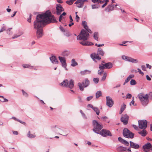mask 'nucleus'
Masks as SVG:
<instances>
[{
  "mask_svg": "<svg viewBox=\"0 0 152 152\" xmlns=\"http://www.w3.org/2000/svg\"><path fill=\"white\" fill-rule=\"evenodd\" d=\"M20 35H17V34H15V35H14L12 37V39H15L19 36H20Z\"/></svg>",
  "mask_w": 152,
  "mask_h": 152,
  "instance_id": "obj_56",
  "label": "nucleus"
},
{
  "mask_svg": "<svg viewBox=\"0 0 152 152\" xmlns=\"http://www.w3.org/2000/svg\"><path fill=\"white\" fill-rule=\"evenodd\" d=\"M104 64H101L99 65V68L100 70H103L105 68Z\"/></svg>",
  "mask_w": 152,
  "mask_h": 152,
  "instance_id": "obj_36",
  "label": "nucleus"
},
{
  "mask_svg": "<svg viewBox=\"0 0 152 152\" xmlns=\"http://www.w3.org/2000/svg\"><path fill=\"white\" fill-rule=\"evenodd\" d=\"M103 70H99L98 71V74L99 75H102V73Z\"/></svg>",
  "mask_w": 152,
  "mask_h": 152,
  "instance_id": "obj_49",
  "label": "nucleus"
},
{
  "mask_svg": "<svg viewBox=\"0 0 152 152\" xmlns=\"http://www.w3.org/2000/svg\"><path fill=\"white\" fill-rule=\"evenodd\" d=\"M122 58L123 60L129 61L134 63H137L138 62V61L135 59H134L132 58L127 56H122Z\"/></svg>",
  "mask_w": 152,
  "mask_h": 152,
  "instance_id": "obj_10",
  "label": "nucleus"
},
{
  "mask_svg": "<svg viewBox=\"0 0 152 152\" xmlns=\"http://www.w3.org/2000/svg\"><path fill=\"white\" fill-rule=\"evenodd\" d=\"M58 58L62 64V66L65 67L66 66H67L65 58L64 57L60 56H59Z\"/></svg>",
  "mask_w": 152,
  "mask_h": 152,
  "instance_id": "obj_16",
  "label": "nucleus"
},
{
  "mask_svg": "<svg viewBox=\"0 0 152 152\" xmlns=\"http://www.w3.org/2000/svg\"><path fill=\"white\" fill-rule=\"evenodd\" d=\"M78 101L80 102H83V101L81 99V98L80 96H78Z\"/></svg>",
  "mask_w": 152,
  "mask_h": 152,
  "instance_id": "obj_62",
  "label": "nucleus"
},
{
  "mask_svg": "<svg viewBox=\"0 0 152 152\" xmlns=\"http://www.w3.org/2000/svg\"><path fill=\"white\" fill-rule=\"evenodd\" d=\"M129 119V116L127 114L122 115L121 118V121L124 125H126Z\"/></svg>",
  "mask_w": 152,
  "mask_h": 152,
  "instance_id": "obj_12",
  "label": "nucleus"
},
{
  "mask_svg": "<svg viewBox=\"0 0 152 152\" xmlns=\"http://www.w3.org/2000/svg\"><path fill=\"white\" fill-rule=\"evenodd\" d=\"M12 119H14V120L18 121L21 124H22L25 126L26 125V124L25 122H23L21 120L17 118L16 117H12L11 118Z\"/></svg>",
  "mask_w": 152,
  "mask_h": 152,
  "instance_id": "obj_30",
  "label": "nucleus"
},
{
  "mask_svg": "<svg viewBox=\"0 0 152 152\" xmlns=\"http://www.w3.org/2000/svg\"><path fill=\"white\" fill-rule=\"evenodd\" d=\"M142 69L144 71L146 70V68L145 65H142L141 66Z\"/></svg>",
  "mask_w": 152,
  "mask_h": 152,
  "instance_id": "obj_57",
  "label": "nucleus"
},
{
  "mask_svg": "<svg viewBox=\"0 0 152 152\" xmlns=\"http://www.w3.org/2000/svg\"><path fill=\"white\" fill-rule=\"evenodd\" d=\"M93 81L94 83L96 84L99 81V79L98 78H93Z\"/></svg>",
  "mask_w": 152,
  "mask_h": 152,
  "instance_id": "obj_43",
  "label": "nucleus"
},
{
  "mask_svg": "<svg viewBox=\"0 0 152 152\" xmlns=\"http://www.w3.org/2000/svg\"><path fill=\"white\" fill-rule=\"evenodd\" d=\"M82 25L83 26L85 29H86V28H87L88 26L87 25V23L85 21H83L82 22Z\"/></svg>",
  "mask_w": 152,
  "mask_h": 152,
  "instance_id": "obj_38",
  "label": "nucleus"
},
{
  "mask_svg": "<svg viewBox=\"0 0 152 152\" xmlns=\"http://www.w3.org/2000/svg\"><path fill=\"white\" fill-rule=\"evenodd\" d=\"M130 84L131 85H134L136 84L137 83L134 80L132 79L130 81Z\"/></svg>",
  "mask_w": 152,
  "mask_h": 152,
  "instance_id": "obj_41",
  "label": "nucleus"
},
{
  "mask_svg": "<svg viewBox=\"0 0 152 152\" xmlns=\"http://www.w3.org/2000/svg\"><path fill=\"white\" fill-rule=\"evenodd\" d=\"M27 136L28 137L31 138H33L35 137V136L34 135L32 134H30V132L29 131L27 134Z\"/></svg>",
  "mask_w": 152,
  "mask_h": 152,
  "instance_id": "obj_35",
  "label": "nucleus"
},
{
  "mask_svg": "<svg viewBox=\"0 0 152 152\" xmlns=\"http://www.w3.org/2000/svg\"><path fill=\"white\" fill-rule=\"evenodd\" d=\"M88 107H91V108L92 109H93V108L94 107H93V105L91 104H88L87 105Z\"/></svg>",
  "mask_w": 152,
  "mask_h": 152,
  "instance_id": "obj_60",
  "label": "nucleus"
},
{
  "mask_svg": "<svg viewBox=\"0 0 152 152\" xmlns=\"http://www.w3.org/2000/svg\"><path fill=\"white\" fill-rule=\"evenodd\" d=\"M106 99V105L109 107H111L114 104L113 101L109 96H107Z\"/></svg>",
  "mask_w": 152,
  "mask_h": 152,
  "instance_id": "obj_14",
  "label": "nucleus"
},
{
  "mask_svg": "<svg viewBox=\"0 0 152 152\" xmlns=\"http://www.w3.org/2000/svg\"><path fill=\"white\" fill-rule=\"evenodd\" d=\"M118 141L122 144L125 145L126 146H128L129 145L128 142L126 141L125 140L123 139L121 137H119L118 138Z\"/></svg>",
  "mask_w": 152,
  "mask_h": 152,
  "instance_id": "obj_18",
  "label": "nucleus"
},
{
  "mask_svg": "<svg viewBox=\"0 0 152 152\" xmlns=\"http://www.w3.org/2000/svg\"><path fill=\"white\" fill-rule=\"evenodd\" d=\"M102 95V93L100 91H97L96 93V98H99Z\"/></svg>",
  "mask_w": 152,
  "mask_h": 152,
  "instance_id": "obj_33",
  "label": "nucleus"
},
{
  "mask_svg": "<svg viewBox=\"0 0 152 152\" xmlns=\"http://www.w3.org/2000/svg\"><path fill=\"white\" fill-rule=\"evenodd\" d=\"M6 30V28L5 26H3L0 30V33L3 32L4 31Z\"/></svg>",
  "mask_w": 152,
  "mask_h": 152,
  "instance_id": "obj_53",
  "label": "nucleus"
},
{
  "mask_svg": "<svg viewBox=\"0 0 152 152\" xmlns=\"http://www.w3.org/2000/svg\"><path fill=\"white\" fill-rule=\"evenodd\" d=\"M99 133V134L103 137H106L107 136H111L112 135L109 130L106 129H102Z\"/></svg>",
  "mask_w": 152,
  "mask_h": 152,
  "instance_id": "obj_8",
  "label": "nucleus"
},
{
  "mask_svg": "<svg viewBox=\"0 0 152 152\" xmlns=\"http://www.w3.org/2000/svg\"><path fill=\"white\" fill-rule=\"evenodd\" d=\"M94 37L95 39L97 41L98 38V32H95L94 33Z\"/></svg>",
  "mask_w": 152,
  "mask_h": 152,
  "instance_id": "obj_37",
  "label": "nucleus"
},
{
  "mask_svg": "<svg viewBox=\"0 0 152 152\" xmlns=\"http://www.w3.org/2000/svg\"><path fill=\"white\" fill-rule=\"evenodd\" d=\"M146 67L149 69H151V66L149 65L148 64H146Z\"/></svg>",
  "mask_w": 152,
  "mask_h": 152,
  "instance_id": "obj_64",
  "label": "nucleus"
},
{
  "mask_svg": "<svg viewBox=\"0 0 152 152\" xmlns=\"http://www.w3.org/2000/svg\"><path fill=\"white\" fill-rule=\"evenodd\" d=\"M89 34L84 29H83L81 31L80 33L78 35L77 39V40H80L82 39L86 40L89 37Z\"/></svg>",
  "mask_w": 152,
  "mask_h": 152,
  "instance_id": "obj_3",
  "label": "nucleus"
},
{
  "mask_svg": "<svg viewBox=\"0 0 152 152\" xmlns=\"http://www.w3.org/2000/svg\"><path fill=\"white\" fill-rule=\"evenodd\" d=\"M79 43L84 46L87 45V42L81 41Z\"/></svg>",
  "mask_w": 152,
  "mask_h": 152,
  "instance_id": "obj_42",
  "label": "nucleus"
},
{
  "mask_svg": "<svg viewBox=\"0 0 152 152\" xmlns=\"http://www.w3.org/2000/svg\"><path fill=\"white\" fill-rule=\"evenodd\" d=\"M123 134L124 137L132 139L134 136V134L131 132L126 128H125L123 129Z\"/></svg>",
  "mask_w": 152,
  "mask_h": 152,
  "instance_id": "obj_7",
  "label": "nucleus"
},
{
  "mask_svg": "<svg viewBox=\"0 0 152 152\" xmlns=\"http://www.w3.org/2000/svg\"><path fill=\"white\" fill-rule=\"evenodd\" d=\"M87 0H77L75 3L77 4V7L78 8H81L83 6L85 2H87Z\"/></svg>",
  "mask_w": 152,
  "mask_h": 152,
  "instance_id": "obj_15",
  "label": "nucleus"
},
{
  "mask_svg": "<svg viewBox=\"0 0 152 152\" xmlns=\"http://www.w3.org/2000/svg\"><path fill=\"white\" fill-rule=\"evenodd\" d=\"M130 146L129 148H132L134 149H137L139 148V146L137 144H136L132 141H130Z\"/></svg>",
  "mask_w": 152,
  "mask_h": 152,
  "instance_id": "obj_19",
  "label": "nucleus"
},
{
  "mask_svg": "<svg viewBox=\"0 0 152 152\" xmlns=\"http://www.w3.org/2000/svg\"><path fill=\"white\" fill-rule=\"evenodd\" d=\"M91 71L90 70H85L84 71H81L80 73L82 75H85L87 74H89L91 73Z\"/></svg>",
  "mask_w": 152,
  "mask_h": 152,
  "instance_id": "obj_23",
  "label": "nucleus"
},
{
  "mask_svg": "<svg viewBox=\"0 0 152 152\" xmlns=\"http://www.w3.org/2000/svg\"><path fill=\"white\" fill-rule=\"evenodd\" d=\"M134 76L133 75H130L125 80V82L124 83L123 85H124L125 83H127L130 80L131 78L133 77Z\"/></svg>",
  "mask_w": 152,
  "mask_h": 152,
  "instance_id": "obj_27",
  "label": "nucleus"
},
{
  "mask_svg": "<svg viewBox=\"0 0 152 152\" xmlns=\"http://www.w3.org/2000/svg\"><path fill=\"white\" fill-rule=\"evenodd\" d=\"M97 55H99L101 56H103L104 54V52L101 48H99L97 51Z\"/></svg>",
  "mask_w": 152,
  "mask_h": 152,
  "instance_id": "obj_25",
  "label": "nucleus"
},
{
  "mask_svg": "<svg viewBox=\"0 0 152 152\" xmlns=\"http://www.w3.org/2000/svg\"><path fill=\"white\" fill-rule=\"evenodd\" d=\"M0 98L3 99H1V101L2 102H7L8 101V100L4 98V97L2 96H0Z\"/></svg>",
  "mask_w": 152,
  "mask_h": 152,
  "instance_id": "obj_39",
  "label": "nucleus"
},
{
  "mask_svg": "<svg viewBox=\"0 0 152 152\" xmlns=\"http://www.w3.org/2000/svg\"><path fill=\"white\" fill-rule=\"evenodd\" d=\"M23 95L26 97H27L28 96V94L27 93L25 92L23 90H22Z\"/></svg>",
  "mask_w": 152,
  "mask_h": 152,
  "instance_id": "obj_47",
  "label": "nucleus"
},
{
  "mask_svg": "<svg viewBox=\"0 0 152 152\" xmlns=\"http://www.w3.org/2000/svg\"><path fill=\"white\" fill-rule=\"evenodd\" d=\"M98 55L97 54H96L95 53H92L91 55V57L94 61L96 62L97 61L95 60V59L100 60L101 58V57Z\"/></svg>",
  "mask_w": 152,
  "mask_h": 152,
  "instance_id": "obj_17",
  "label": "nucleus"
},
{
  "mask_svg": "<svg viewBox=\"0 0 152 152\" xmlns=\"http://www.w3.org/2000/svg\"><path fill=\"white\" fill-rule=\"evenodd\" d=\"M56 12L57 15H60L61 12L64 10V9L62 7L61 5L60 4H56Z\"/></svg>",
  "mask_w": 152,
  "mask_h": 152,
  "instance_id": "obj_11",
  "label": "nucleus"
},
{
  "mask_svg": "<svg viewBox=\"0 0 152 152\" xmlns=\"http://www.w3.org/2000/svg\"><path fill=\"white\" fill-rule=\"evenodd\" d=\"M79 19H80L79 17L77 15H76V17H75V20H76V21L77 22H78V21H79Z\"/></svg>",
  "mask_w": 152,
  "mask_h": 152,
  "instance_id": "obj_54",
  "label": "nucleus"
},
{
  "mask_svg": "<svg viewBox=\"0 0 152 152\" xmlns=\"http://www.w3.org/2000/svg\"><path fill=\"white\" fill-rule=\"evenodd\" d=\"M23 66L24 68H28V67H30L31 69L32 68V66H29V65L27 64H23Z\"/></svg>",
  "mask_w": 152,
  "mask_h": 152,
  "instance_id": "obj_46",
  "label": "nucleus"
},
{
  "mask_svg": "<svg viewBox=\"0 0 152 152\" xmlns=\"http://www.w3.org/2000/svg\"><path fill=\"white\" fill-rule=\"evenodd\" d=\"M50 59L52 63L54 64H58V61L55 56H52L50 58Z\"/></svg>",
  "mask_w": 152,
  "mask_h": 152,
  "instance_id": "obj_20",
  "label": "nucleus"
},
{
  "mask_svg": "<svg viewBox=\"0 0 152 152\" xmlns=\"http://www.w3.org/2000/svg\"><path fill=\"white\" fill-rule=\"evenodd\" d=\"M72 64L71 66L74 67L78 65V63L77 62L75 61L74 59H72L71 61Z\"/></svg>",
  "mask_w": 152,
  "mask_h": 152,
  "instance_id": "obj_32",
  "label": "nucleus"
},
{
  "mask_svg": "<svg viewBox=\"0 0 152 152\" xmlns=\"http://www.w3.org/2000/svg\"><path fill=\"white\" fill-rule=\"evenodd\" d=\"M138 133L143 137L145 136L147 134V132L146 130L145 129H143L142 131L139 132Z\"/></svg>",
  "mask_w": 152,
  "mask_h": 152,
  "instance_id": "obj_29",
  "label": "nucleus"
},
{
  "mask_svg": "<svg viewBox=\"0 0 152 152\" xmlns=\"http://www.w3.org/2000/svg\"><path fill=\"white\" fill-rule=\"evenodd\" d=\"M152 99V94L151 93L146 94L144 96L142 94H140L138 95V97L140 100L141 104L144 106H146L149 102L148 98Z\"/></svg>",
  "mask_w": 152,
  "mask_h": 152,
  "instance_id": "obj_2",
  "label": "nucleus"
},
{
  "mask_svg": "<svg viewBox=\"0 0 152 152\" xmlns=\"http://www.w3.org/2000/svg\"><path fill=\"white\" fill-rule=\"evenodd\" d=\"M104 64L106 69H110L113 67V64L111 62H108L105 63Z\"/></svg>",
  "mask_w": 152,
  "mask_h": 152,
  "instance_id": "obj_24",
  "label": "nucleus"
},
{
  "mask_svg": "<svg viewBox=\"0 0 152 152\" xmlns=\"http://www.w3.org/2000/svg\"><path fill=\"white\" fill-rule=\"evenodd\" d=\"M127 148L126 147L119 146L118 147L117 150L118 151L121 152L126 151L127 150Z\"/></svg>",
  "mask_w": 152,
  "mask_h": 152,
  "instance_id": "obj_28",
  "label": "nucleus"
},
{
  "mask_svg": "<svg viewBox=\"0 0 152 152\" xmlns=\"http://www.w3.org/2000/svg\"><path fill=\"white\" fill-rule=\"evenodd\" d=\"M126 107V105L123 103V104L121 106V109H120L119 114H120L122 113L125 110Z\"/></svg>",
  "mask_w": 152,
  "mask_h": 152,
  "instance_id": "obj_26",
  "label": "nucleus"
},
{
  "mask_svg": "<svg viewBox=\"0 0 152 152\" xmlns=\"http://www.w3.org/2000/svg\"><path fill=\"white\" fill-rule=\"evenodd\" d=\"M100 6L98 4H93L91 5L92 8V9H97L99 8Z\"/></svg>",
  "mask_w": 152,
  "mask_h": 152,
  "instance_id": "obj_40",
  "label": "nucleus"
},
{
  "mask_svg": "<svg viewBox=\"0 0 152 152\" xmlns=\"http://www.w3.org/2000/svg\"><path fill=\"white\" fill-rule=\"evenodd\" d=\"M64 18L63 16L61 15L59 17V20L60 22H61V20L63 18Z\"/></svg>",
  "mask_w": 152,
  "mask_h": 152,
  "instance_id": "obj_63",
  "label": "nucleus"
},
{
  "mask_svg": "<svg viewBox=\"0 0 152 152\" xmlns=\"http://www.w3.org/2000/svg\"><path fill=\"white\" fill-rule=\"evenodd\" d=\"M133 99L131 101V102L129 104L130 106L131 105V104H132V105H133L134 106H136L137 105L136 104H134V97H132Z\"/></svg>",
  "mask_w": 152,
  "mask_h": 152,
  "instance_id": "obj_45",
  "label": "nucleus"
},
{
  "mask_svg": "<svg viewBox=\"0 0 152 152\" xmlns=\"http://www.w3.org/2000/svg\"><path fill=\"white\" fill-rule=\"evenodd\" d=\"M70 53V51L68 50H65L62 52L61 55L64 57H67Z\"/></svg>",
  "mask_w": 152,
  "mask_h": 152,
  "instance_id": "obj_21",
  "label": "nucleus"
},
{
  "mask_svg": "<svg viewBox=\"0 0 152 152\" xmlns=\"http://www.w3.org/2000/svg\"><path fill=\"white\" fill-rule=\"evenodd\" d=\"M139 127L140 129H145L147 127V121L146 120H139Z\"/></svg>",
  "mask_w": 152,
  "mask_h": 152,
  "instance_id": "obj_9",
  "label": "nucleus"
},
{
  "mask_svg": "<svg viewBox=\"0 0 152 152\" xmlns=\"http://www.w3.org/2000/svg\"><path fill=\"white\" fill-rule=\"evenodd\" d=\"M93 110L96 113V114L97 115H99L100 111L97 107H94Z\"/></svg>",
  "mask_w": 152,
  "mask_h": 152,
  "instance_id": "obj_34",
  "label": "nucleus"
},
{
  "mask_svg": "<svg viewBox=\"0 0 152 152\" xmlns=\"http://www.w3.org/2000/svg\"><path fill=\"white\" fill-rule=\"evenodd\" d=\"M137 69L138 70V72H139L140 74H141L142 75H144L143 72L141 71V69H140L139 68H138Z\"/></svg>",
  "mask_w": 152,
  "mask_h": 152,
  "instance_id": "obj_51",
  "label": "nucleus"
},
{
  "mask_svg": "<svg viewBox=\"0 0 152 152\" xmlns=\"http://www.w3.org/2000/svg\"><path fill=\"white\" fill-rule=\"evenodd\" d=\"M107 76V73H104V75L103 77H102L101 79L102 81H104L106 78V77Z\"/></svg>",
  "mask_w": 152,
  "mask_h": 152,
  "instance_id": "obj_44",
  "label": "nucleus"
},
{
  "mask_svg": "<svg viewBox=\"0 0 152 152\" xmlns=\"http://www.w3.org/2000/svg\"><path fill=\"white\" fill-rule=\"evenodd\" d=\"M94 45V43L90 42H87V45Z\"/></svg>",
  "mask_w": 152,
  "mask_h": 152,
  "instance_id": "obj_59",
  "label": "nucleus"
},
{
  "mask_svg": "<svg viewBox=\"0 0 152 152\" xmlns=\"http://www.w3.org/2000/svg\"><path fill=\"white\" fill-rule=\"evenodd\" d=\"M90 84L89 80L88 78H86L82 83H79L78 86L80 90L83 91L84 90V88L88 87Z\"/></svg>",
  "mask_w": 152,
  "mask_h": 152,
  "instance_id": "obj_6",
  "label": "nucleus"
},
{
  "mask_svg": "<svg viewBox=\"0 0 152 152\" xmlns=\"http://www.w3.org/2000/svg\"><path fill=\"white\" fill-rule=\"evenodd\" d=\"M131 97H132V95L131 94H127L126 96V99H127V98L130 99L131 98Z\"/></svg>",
  "mask_w": 152,
  "mask_h": 152,
  "instance_id": "obj_52",
  "label": "nucleus"
},
{
  "mask_svg": "<svg viewBox=\"0 0 152 152\" xmlns=\"http://www.w3.org/2000/svg\"><path fill=\"white\" fill-rule=\"evenodd\" d=\"M94 45V43L90 42H87V45Z\"/></svg>",
  "mask_w": 152,
  "mask_h": 152,
  "instance_id": "obj_58",
  "label": "nucleus"
},
{
  "mask_svg": "<svg viewBox=\"0 0 152 152\" xmlns=\"http://www.w3.org/2000/svg\"><path fill=\"white\" fill-rule=\"evenodd\" d=\"M60 129L56 126H52L51 127V129L54 132H57Z\"/></svg>",
  "mask_w": 152,
  "mask_h": 152,
  "instance_id": "obj_31",
  "label": "nucleus"
},
{
  "mask_svg": "<svg viewBox=\"0 0 152 152\" xmlns=\"http://www.w3.org/2000/svg\"><path fill=\"white\" fill-rule=\"evenodd\" d=\"M92 123L94 126L93 129V131L96 133L98 134L103 127L102 124L99 123L95 120L93 121Z\"/></svg>",
  "mask_w": 152,
  "mask_h": 152,
  "instance_id": "obj_4",
  "label": "nucleus"
},
{
  "mask_svg": "<svg viewBox=\"0 0 152 152\" xmlns=\"http://www.w3.org/2000/svg\"><path fill=\"white\" fill-rule=\"evenodd\" d=\"M114 5H109L107 6L105 10L108 12L111 11L114 9Z\"/></svg>",
  "mask_w": 152,
  "mask_h": 152,
  "instance_id": "obj_22",
  "label": "nucleus"
},
{
  "mask_svg": "<svg viewBox=\"0 0 152 152\" xmlns=\"http://www.w3.org/2000/svg\"><path fill=\"white\" fill-rule=\"evenodd\" d=\"M59 85L61 86L72 89L74 87V81L71 79L69 82L67 80H64Z\"/></svg>",
  "mask_w": 152,
  "mask_h": 152,
  "instance_id": "obj_5",
  "label": "nucleus"
},
{
  "mask_svg": "<svg viewBox=\"0 0 152 152\" xmlns=\"http://www.w3.org/2000/svg\"><path fill=\"white\" fill-rule=\"evenodd\" d=\"M31 14H30L29 17V18L28 19L27 21L29 23H30L31 22Z\"/></svg>",
  "mask_w": 152,
  "mask_h": 152,
  "instance_id": "obj_55",
  "label": "nucleus"
},
{
  "mask_svg": "<svg viewBox=\"0 0 152 152\" xmlns=\"http://www.w3.org/2000/svg\"><path fill=\"white\" fill-rule=\"evenodd\" d=\"M90 34H91L92 33V31H91L88 28V26L87 27V28H86V29H85Z\"/></svg>",
  "mask_w": 152,
  "mask_h": 152,
  "instance_id": "obj_50",
  "label": "nucleus"
},
{
  "mask_svg": "<svg viewBox=\"0 0 152 152\" xmlns=\"http://www.w3.org/2000/svg\"><path fill=\"white\" fill-rule=\"evenodd\" d=\"M93 98V96H90L88 97L87 98V101H89L91 100Z\"/></svg>",
  "mask_w": 152,
  "mask_h": 152,
  "instance_id": "obj_48",
  "label": "nucleus"
},
{
  "mask_svg": "<svg viewBox=\"0 0 152 152\" xmlns=\"http://www.w3.org/2000/svg\"><path fill=\"white\" fill-rule=\"evenodd\" d=\"M151 144L149 142H148L143 145L142 148L143 151L145 152H149L152 148Z\"/></svg>",
  "mask_w": 152,
  "mask_h": 152,
  "instance_id": "obj_13",
  "label": "nucleus"
},
{
  "mask_svg": "<svg viewBox=\"0 0 152 152\" xmlns=\"http://www.w3.org/2000/svg\"><path fill=\"white\" fill-rule=\"evenodd\" d=\"M57 22L54 15H52L49 11L45 13L39 14L37 16L36 19L34 23V27L37 30L36 36L38 39L41 38L43 35V28L45 24Z\"/></svg>",
  "mask_w": 152,
  "mask_h": 152,
  "instance_id": "obj_1",
  "label": "nucleus"
},
{
  "mask_svg": "<svg viewBox=\"0 0 152 152\" xmlns=\"http://www.w3.org/2000/svg\"><path fill=\"white\" fill-rule=\"evenodd\" d=\"M80 112L83 117H86L85 114L83 113L81 110H80Z\"/></svg>",
  "mask_w": 152,
  "mask_h": 152,
  "instance_id": "obj_61",
  "label": "nucleus"
}]
</instances>
